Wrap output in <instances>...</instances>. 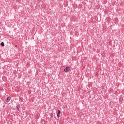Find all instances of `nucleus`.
<instances>
[{"label":"nucleus","mask_w":124,"mask_h":124,"mask_svg":"<svg viewBox=\"0 0 124 124\" xmlns=\"http://www.w3.org/2000/svg\"><path fill=\"white\" fill-rule=\"evenodd\" d=\"M69 70H70V67H67L65 68L64 69V71L65 72H68V71Z\"/></svg>","instance_id":"f257e3e1"},{"label":"nucleus","mask_w":124,"mask_h":124,"mask_svg":"<svg viewBox=\"0 0 124 124\" xmlns=\"http://www.w3.org/2000/svg\"><path fill=\"white\" fill-rule=\"evenodd\" d=\"M5 101H6V102H9V101H10V98L9 97H7L5 99Z\"/></svg>","instance_id":"f03ea898"},{"label":"nucleus","mask_w":124,"mask_h":124,"mask_svg":"<svg viewBox=\"0 0 124 124\" xmlns=\"http://www.w3.org/2000/svg\"><path fill=\"white\" fill-rule=\"evenodd\" d=\"M60 115H61V110L60 109L58 110V112L57 113V117L60 118Z\"/></svg>","instance_id":"7ed1b4c3"},{"label":"nucleus","mask_w":124,"mask_h":124,"mask_svg":"<svg viewBox=\"0 0 124 124\" xmlns=\"http://www.w3.org/2000/svg\"><path fill=\"white\" fill-rule=\"evenodd\" d=\"M16 108L18 111H20V110H21V108H20V106L19 105L16 106Z\"/></svg>","instance_id":"20e7f679"},{"label":"nucleus","mask_w":124,"mask_h":124,"mask_svg":"<svg viewBox=\"0 0 124 124\" xmlns=\"http://www.w3.org/2000/svg\"><path fill=\"white\" fill-rule=\"evenodd\" d=\"M0 45H1V46H2V47H4V43H3V42H2L0 43Z\"/></svg>","instance_id":"39448f33"},{"label":"nucleus","mask_w":124,"mask_h":124,"mask_svg":"<svg viewBox=\"0 0 124 124\" xmlns=\"http://www.w3.org/2000/svg\"><path fill=\"white\" fill-rule=\"evenodd\" d=\"M0 63H3V62H1L0 61Z\"/></svg>","instance_id":"423d86ee"},{"label":"nucleus","mask_w":124,"mask_h":124,"mask_svg":"<svg viewBox=\"0 0 124 124\" xmlns=\"http://www.w3.org/2000/svg\"><path fill=\"white\" fill-rule=\"evenodd\" d=\"M15 47H17V45L15 46Z\"/></svg>","instance_id":"0eeeda50"}]
</instances>
